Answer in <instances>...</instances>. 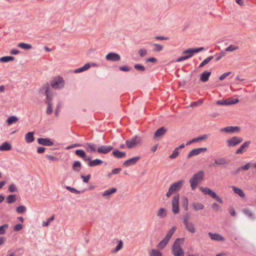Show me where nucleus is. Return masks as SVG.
Wrapping results in <instances>:
<instances>
[{
	"label": "nucleus",
	"instance_id": "nucleus-1",
	"mask_svg": "<svg viewBox=\"0 0 256 256\" xmlns=\"http://www.w3.org/2000/svg\"><path fill=\"white\" fill-rule=\"evenodd\" d=\"M39 92L41 94H45L46 97V103L48 105L46 110V114H50L52 112V103L51 102L52 100V94L50 90V84L46 82L44 84L39 90Z\"/></svg>",
	"mask_w": 256,
	"mask_h": 256
},
{
	"label": "nucleus",
	"instance_id": "nucleus-2",
	"mask_svg": "<svg viewBox=\"0 0 256 256\" xmlns=\"http://www.w3.org/2000/svg\"><path fill=\"white\" fill-rule=\"evenodd\" d=\"M184 238H177L172 248V254L174 256H184V252L182 248Z\"/></svg>",
	"mask_w": 256,
	"mask_h": 256
},
{
	"label": "nucleus",
	"instance_id": "nucleus-3",
	"mask_svg": "<svg viewBox=\"0 0 256 256\" xmlns=\"http://www.w3.org/2000/svg\"><path fill=\"white\" fill-rule=\"evenodd\" d=\"M204 172L203 170H200L194 174L190 179V183L192 190H194L197 187L198 185L203 181L204 179Z\"/></svg>",
	"mask_w": 256,
	"mask_h": 256
},
{
	"label": "nucleus",
	"instance_id": "nucleus-4",
	"mask_svg": "<svg viewBox=\"0 0 256 256\" xmlns=\"http://www.w3.org/2000/svg\"><path fill=\"white\" fill-rule=\"evenodd\" d=\"M176 230V227L173 226L168 232L165 237L158 244V246L160 248L163 249L168 244L171 237Z\"/></svg>",
	"mask_w": 256,
	"mask_h": 256
},
{
	"label": "nucleus",
	"instance_id": "nucleus-5",
	"mask_svg": "<svg viewBox=\"0 0 256 256\" xmlns=\"http://www.w3.org/2000/svg\"><path fill=\"white\" fill-rule=\"evenodd\" d=\"M184 183V180H182L172 184L170 187L168 192L166 194V196L168 198H169L174 192L180 190L183 186Z\"/></svg>",
	"mask_w": 256,
	"mask_h": 256
},
{
	"label": "nucleus",
	"instance_id": "nucleus-6",
	"mask_svg": "<svg viewBox=\"0 0 256 256\" xmlns=\"http://www.w3.org/2000/svg\"><path fill=\"white\" fill-rule=\"evenodd\" d=\"M141 138L136 135L126 141V146L129 149L140 146L141 144Z\"/></svg>",
	"mask_w": 256,
	"mask_h": 256
},
{
	"label": "nucleus",
	"instance_id": "nucleus-7",
	"mask_svg": "<svg viewBox=\"0 0 256 256\" xmlns=\"http://www.w3.org/2000/svg\"><path fill=\"white\" fill-rule=\"evenodd\" d=\"M200 190L204 194L210 196L212 198L215 199L217 202L221 204L223 202L222 199L219 196H218L214 191L212 190L210 188L208 187L201 186L200 188Z\"/></svg>",
	"mask_w": 256,
	"mask_h": 256
},
{
	"label": "nucleus",
	"instance_id": "nucleus-8",
	"mask_svg": "<svg viewBox=\"0 0 256 256\" xmlns=\"http://www.w3.org/2000/svg\"><path fill=\"white\" fill-rule=\"evenodd\" d=\"M51 86L54 89H60L64 86V81L60 76L54 77L50 82Z\"/></svg>",
	"mask_w": 256,
	"mask_h": 256
},
{
	"label": "nucleus",
	"instance_id": "nucleus-9",
	"mask_svg": "<svg viewBox=\"0 0 256 256\" xmlns=\"http://www.w3.org/2000/svg\"><path fill=\"white\" fill-rule=\"evenodd\" d=\"M179 194L175 195L172 200V212L174 214H178L180 212L179 208Z\"/></svg>",
	"mask_w": 256,
	"mask_h": 256
},
{
	"label": "nucleus",
	"instance_id": "nucleus-10",
	"mask_svg": "<svg viewBox=\"0 0 256 256\" xmlns=\"http://www.w3.org/2000/svg\"><path fill=\"white\" fill-rule=\"evenodd\" d=\"M243 141V138L241 137L234 136L231 138L226 140V143L228 146H235L241 143Z\"/></svg>",
	"mask_w": 256,
	"mask_h": 256
},
{
	"label": "nucleus",
	"instance_id": "nucleus-11",
	"mask_svg": "<svg viewBox=\"0 0 256 256\" xmlns=\"http://www.w3.org/2000/svg\"><path fill=\"white\" fill-rule=\"evenodd\" d=\"M207 150L208 148H194L188 153V154L187 156V158H190L193 156H198L201 152L207 151Z\"/></svg>",
	"mask_w": 256,
	"mask_h": 256
},
{
	"label": "nucleus",
	"instance_id": "nucleus-12",
	"mask_svg": "<svg viewBox=\"0 0 256 256\" xmlns=\"http://www.w3.org/2000/svg\"><path fill=\"white\" fill-rule=\"evenodd\" d=\"M229 164V161L223 157H219L214 160V164H210V166H225Z\"/></svg>",
	"mask_w": 256,
	"mask_h": 256
},
{
	"label": "nucleus",
	"instance_id": "nucleus-13",
	"mask_svg": "<svg viewBox=\"0 0 256 256\" xmlns=\"http://www.w3.org/2000/svg\"><path fill=\"white\" fill-rule=\"evenodd\" d=\"M167 131V129L164 127H161L158 128L154 134V138L155 140H160Z\"/></svg>",
	"mask_w": 256,
	"mask_h": 256
},
{
	"label": "nucleus",
	"instance_id": "nucleus-14",
	"mask_svg": "<svg viewBox=\"0 0 256 256\" xmlns=\"http://www.w3.org/2000/svg\"><path fill=\"white\" fill-rule=\"evenodd\" d=\"M240 130V127L237 126H228L220 129V132H225L226 133H233L236 132H239Z\"/></svg>",
	"mask_w": 256,
	"mask_h": 256
},
{
	"label": "nucleus",
	"instance_id": "nucleus-15",
	"mask_svg": "<svg viewBox=\"0 0 256 256\" xmlns=\"http://www.w3.org/2000/svg\"><path fill=\"white\" fill-rule=\"evenodd\" d=\"M113 149L111 146H102L98 148L96 152L100 154H106Z\"/></svg>",
	"mask_w": 256,
	"mask_h": 256
},
{
	"label": "nucleus",
	"instance_id": "nucleus-16",
	"mask_svg": "<svg viewBox=\"0 0 256 256\" xmlns=\"http://www.w3.org/2000/svg\"><path fill=\"white\" fill-rule=\"evenodd\" d=\"M106 58L107 60L110 61H118L120 59V56L118 54L114 52H110L106 56Z\"/></svg>",
	"mask_w": 256,
	"mask_h": 256
},
{
	"label": "nucleus",
	"instance_id": "nucleus-17",
	"mask_svg": "<svg viewBox=\"0 0 256 256\" xmlns=\"http://www.w3.org/2000/svg\"><path fill=\"white\" fill-rule=\"evenodd\" d=\"M140 159V156H136L131 158H130L126 160L123 165L126 166H133L136 164V163L138 162V160Z\"/></svg>",
	"mask_w": 256,
	"mask_h": 256
},
{
	"label": "nucleus",
	"instance_id": "nucleus-18",
	"mask_svg": "<svg viewBox=\"0 0 256 256\" xmlns=\"http://www.w3.org/2000/svg\"><path fill=\"white\" fill-rule=\"evenodd\" d=\"M208 235L210 236V238L212 240L219 241V242H224L225 240L224 238L218 233L213 234L212 232H208Z\"/></svg>",
	"mask_w": 256,
	"mask_h": 256
},
{
	"label": "nucleus",
	"instance_id": "nucleus-19",
	"mask_svg": "<svg viewBox=\"0 0 256 256\" xmlns=\"http://www.w3.org/2000/svg\"><path fill=\"white\" fill-rule=\"evenodd\" d=\"M84 160H89L88 166L90 167H93L96 166L100 165L102 163V161L100 159H96L91 160V158L88 157L84 158Z\"/></svg>",
	"mask_w": 256,
	"mask_h": 256
},
{
	"label": "nucleus",
	"instance_id": "nucleus-20",
	"mask_svg": "<svg viewBox=\"0 0 256 256\" xmlns=\"http://www.w3.org/2000/svg\"><path fill=\"white\" fill-rule=\"evenodd\" d=\"M250 144V141H246L244 142L238 150H236V154H242L249 146Z\"/></svg>",
	"mask_w": 256,
	"mask_h": 256
},
{
	"label": "nucleus",
	"instance_id": "nucleus-21",
	"mask_svg": "<svg viewBox=\"0 0 256 256\" xmlns=\"http://www.w3.org/2000/svg\"><path fill=\"white\" fill-rule=\"evenodd\" d=\"M38 142L39 144L43 146H52L54 144V142L49 138H39Z\"/></svg>",
	"mask_w": 256,
	"mask_h": 256
},
{
	"label": "nucleus",
	"instance_id": "nucleus-22",
	"mask_svg": "<svg viewBox=\"0 0 256 256\" xmlns=\"http://www.w3.org/2000/svg\"><path fill=\"white\" fill-rule=\"evenodd\" d=\"M204 49V48L202 47L200 48H188L186 50L182 52V54H188L193 55L194 53L198 52Z\"/></svg>",
	"mask_w": 256,
	"mask_h": 256
},
{
	"label": "nucleus",
	"instance_id": "nucleus-23",
	"mask_svg": "<svg viewBox=\"0 0 256 256\" xmlns=\"http://www.w3.org/2000/svg\"><path fill=\"white\" fill-rule=\"evenodd\" d=\"M211 74L210 72L205 71L200 75V80L202 82H206L208 80V78Z\"/></svg>",
	"mask_w": 256,
	"mask_h": 256
},
{
	"label": "nucleus",
	"instance_id": "nucleus-24",
	"mask_svg": "<svg viewBox=\"0 0 256 256\" xmlns=\"http://www.w3.org/2000/svg\"><path fill=\"white\" fill-rule=\"evenodd\" d=\"M184 224L186 226V229L190 232L192 234H194L196 232V228L193 223L188 222Z\"/></svg>",
	"mask_w": 256,
	"mask_h": 256
},
{
	"label": "nucleus",
	"instance_id": "nucleus-25",
	"mask_svg": "<svg viewBox=\"0 0 256 256\" xmlns=\"http://www.w3.org/2000/svg\"><path fill=\"white\" fill-rule=\"evenodd\" d=\"M113 155L117 158H122L126 156V154L124 152H120L117 149H114L112 152Z\"/></svg>",
	"mask_w": 256,
	"mask_h": 256
},
{
	"label": "nucleus",
	"instance_id": "nucleus-26",
	"mask_svg": "<svg viewBox=\"0 0 256 256\" xmlns=\"http://www.w3.org/2000/svg\"><path fill=\"white\" fill-rule=\"evenodd\" d=\"M86 150L88 152H96L97 150H96V146L94 144L90 143H86L85 146Z\"/></svg>",
	"mask_w": 256,
	"mask_h": 256
},
{
	"label": "nucleus",
	"instance_id": "nucleus-27",
	"mask_svg": "<svg viewBox=\"0 0 256 256\" xmlns=\"http://www.w3.org/2000/svg\"><path fill=\"white\" fill-rule=\"evenodd\" d=\"M12 146L8 142H3L1 146H0V150L6 151L11 150Z\"/></svg>",
	"mask_w": 256,
	"mask_h": 256
},
{
	"label": "nucleus",
	"instance_id": "nucleus-28",
	"mask_svg": "<svg viewBox=\"0 0 256 256\" xmlns=\"http://www.w3.org/2000/svg\"><path fill=\"white\" fill-rule=\"evenodd\" d=\"M34 132H28L25 136L26 141L28 143H30L34 140Z\"/></svg>",
	"mask_w": 256,
	"mask_h": 256
},
{
	"label": "nucleus",
	"instance_id": "nucleus-29",
	"mask_svg": "<svg viewBox=\"0 0 256 256\" xmlns=\"http://www.w3.org/2000/svg\"><path fill=\"white\" fill-rule=\"evenodd\" d=\"M232 188L234 190V193L238 195L241 198H244L245 196V194L244 192L240 189L235 186H232Z\"/></svg>",
	"mask_w": 256,
	"mask_h": 256
},
{
	"label": "nucleus",
	"instance_id": "nucleus-30",
	"mask_svg": "<svg viewBox=\"0 0 256 256\" xmlns=\"http://www.w3.org/2000/svg\"><path fill=\"white\" fill-rule=\"evenodd\" d=\"M18 118L15 116H10L6 120V122L8 126L18 122Z\"/></svg>",
	"mask_w": 256,
	"mask_h": 256
},
{
	"label": "nucleus",
	"instance_id": "nucleus-31",
	"mask_svg": "<svg viewBox=\"0 0 256 256\" xmlns=\"http://www.w3.org/2000/svg\"><path fill=\"white\" fill-rule=\"evenodd\" d=\"M156 216L160 218H164L166 216V212L164 208H160Z\"/></svg>",
	"mask_w": 256,
	"mask_h": 256
},
{
	"label": "nucleus",
	"instance_id": "nucleus-32",
	"mask_svg": "<svg viewBox=\"0 0 256 256\" xmlns=\"http://www.w3.org/2000/svg\"><path fill=\"white\" fill-rule=\"evenodd\" d=\"M116 190H117V189L116 188H114L108 189L104 192L102 194V196L104 197L108 196L116 192Z\"/></svg>",
	"mask_w": 256,
	"mask_h": 256
},
{
	"label": "nucleus",
	"instance_id": "nucleus-33",
	"mask_svg": "<svg viewBox=\"0 0 256 256\" xmlns=\"http://www.w3.org/2000/svg\"><path fill=\"white\" fill-rule=\"evenodd\" d=\"M239 102L238 98L234 99L232 98H230L226 100V105H232L237 104Z\"/></svg>",
	"mask_w": 256,
	"mask_h": 256
},
{
	"label": "nucleus",
	"instance_id": "nucleus-34",
	"mask_svg": "<svg viewBox=\"0 0 256 256\" xmlns=\"http://www.w3.org/2000/svg\"><path fill=\"white\" fill-rule=\"evenodd\" d=\"M90 68L89 63L86 64L84 66L74 70L75 73H78L88 70Z\"/></svg>",
	"mask_w": 256,
	"mask_h": 256
},
{
	"label": "nucleus",
	"instance_id": "nucleus-35",
	"mask_svg": "<svg viewBox=\"0 0 256 256\" xmlns=\"http://www.w3.org/2000/svg\"><path fill=\"white\" fill-rule=\"evenodd\" d=\"M192 206L193 208L196 210H201L204 208V206L202 204L199 202H194L192 204Z\"/></svg>",
	"mask_w": 256,
	"mask_h": 256
},
{
	"label": "nucleus",
	"instance_id": "nucleus-36",
	"mask_svg": "<svg viewBox=\"0 0 256 256\" xmlns=\"http://www.w3.org/2000/svg\"><path fill=\"white\" fill-rule=\"evenodd\" d=\"M16 200V196L15 194H10L6 198V202L8 204H12Z\"/></svg>",
	"mask_w": 256,
	"mask_h": 256
},
{
	"label": "nucleus",
	"instance_id": "nucleus-37",
	"mask_svg": "<svg viewBox=\"0 0 256 256\" xmlns=\"http://www.w3.org/2000/svg\"><path fill=\"white\" fill-rule=\"evenodd\" d=\"M14 57L11 56H6L0 58V62H7L13 60Z\"/></svg>",
	"mask_w": 256,
	"mask_h": 256
},
{
	"label": "nucleus",
	"instance_id": "nucleus-38",
	"mask_svg": "<svg viewBox=\"0 0 256 256\" xmlns=\"http://www.w3.org/2000/svg\"><path fill=\"white\" fill-rule=\"evenodd\" d=\"M81 167V164L79 161H75L72 166V168L74 171L79 172L80 168Z\"/></svg>",
	"mask_w": 256,
	"mask_h": 256
},
{
	"label": "nucleus",
	"instance_id": "nucleus-39",
	"mask_svg": "<svg viewBox=\"0 0 256 256\" xmlns=\"http://www.w3.org/2000/svg\"><path fill=\"white\" fill-rule=\"evenodd\" d=\"M18 46L24 50H30L32 48V46L30 44L24 42L20 43Z\"/></svg>",
	"mask_w": 256,
	"mask_h": 256
},
{
	"label": "nucleus",
	"instance_id": "nucleus-40",
	"mask_svg": "<svg viewBox=\"0 0 256 256\" xmlns=\"http://www.w3.org/2000/svg\"><path fill=\"white\" fill-rule=\"evenodd\" d=\"M242 212L245 215L248 216V218H254V214L248 208H245L243 210Z\"/></svg>",
	"mask_w": 256,
	"mask_h": 256
},
{
	"label": "nucleus",
	"instance_id": "nucleus-41",
	"mask_svg": "<svg viewBox=\"0 0 256 256\" xmlns=\"http://www.w3.org/2000/svg\"><path fill=\"white\" fill-rule=\"evenodd\" d=\"M150 256H162V253L158 250L152 249L150 251Z\"/></svg>",
	"mask_w": 256,
	"mask_h": 256
},
{
	"label": "nucleus",
	"instance_id": "nucleus-42",
	"mask_svg": "<svg viewBox=\"0 0 256 256\" xmlns=\"http://www.w3.org/2000/svg\"><path fill=\"white\" fill-rule=\"evenodd\" d=\"M76 154L77 155V156H80L81 158H86V152H84V151L82 150H76Z\"/></svg>",
	"mask_w": 256,
	"mask_h": 256
},
{
	"label": "nucleus",
	"instance_id": "nucleus-43",
	"mask_svg": "<svg viewBox=\"0 0 256 256\" xmlns=\"http://www.w3.org/2000/svg\"><path fill=\"white\" fill-rule=\"evenodd\" d=\"M213 56H210L206 58L199 66V68H202L208 64L212 58Z\"/></svg>",
	"mask_w": 256,
	"mask_h": 256
},
{
	"label": "nucleus",
	"instance_id": "nucleus-44",
	"mask_svg": "<svg viewBox=\"0 0 256 256\" xmlns=\"http://www.w3.org/2000/svg\"><path fill=\"white\" fill-rule=\"evenodd\" d=\"M178 149H179V148H176L174 149V150L173 151L172 154H170L169 157L172 159L175 158H176L178 156V155L179 154V152H178Z\"/></svg>",
	"mask_w": 256,
	"mask_h": 256
},
{
	"label": "nucleus",
	"instance_id": "nucleus-45",
	"mask_svg": "<svg viewBox=\"0 0 256 256\" xmlns=\"http://www.w3.org/2000/svg\"><path fill=\"white\" fill-rule=\"evenodd\" d=\"M8 227V224H4L0 226V235L4 234L6 233V230Z\"/></svg>",
	"mask_w": 256,
	"mask_h": 256
},
{
	"label": "nucleus",
	"instance_id": "nucleus-46",
	"mask_svg": "<svg viewBox=\"0 0 256 256\" xmlns=\"http://www.w3.org/2000/svg\"><path fill=\"white\" fill-rule=\"evenodd\" d=\"M134 68L138 70H140L141 72H144L146 68L144 66L142 65L141 64H136L134 66Z\"/></svg>",
	"mask_w": 256,
	"mask_h": 256
},
{
	"label": "nucleus",
	"instance_id": "nucleus-47",
	"mask_svg": "<svg viewBox=\"0 0 256 256\" xmlns=\"http://www.w3.org/2000/svg\"><path fill=\"white\" fill-rule=\"evenodd\" d=\"M123 246V242L122 240L118 241V244L116 246V248L114 250V252H117L119 251Z\"/></svg>",
	"mask_w": 256,
	"mask_h": 256
},
{
	"label": "nucleus",
	"instance_id": "nucleus-48",
	"mask_svg": "<svg viewBox=\"0 0 256 256\" xmlns=\"http://www.w3.org/2000/svg\"><path fill=\"white\" fill-rule=\"evenodd\" d=\"M16 210L17 212L22 214L26 210V208L24 206H20L16 208Z\"/></svg>",
	"mask_w": 256,
	"mask_h": 256
},
{
	"label": "nucleus",
	"instance_id": "nucleus-49",
	"mask_svg": "<svg viewBox=\"0 0 256 256\" xmlns=\"http://www.w3.org/2000/svg\"><path fill=\"white\" fill-rule=\"evenodd\" d=\"M182 206L186 210L188 208V200L186 197L182 198Z\"/></svg>",
	"mask_w": 256,
	"mask_h": 256
},
{
	"label": "nucleus",
	"instance_id": "nucleus-50",
	"mask_svg": "<svg viewBox=\"0 0 256 256\" xmlns=\"http://www.w3.org/2000/svg\"><path fill=\"white\" fill-rule=\"evenodd\" d=\"M208 138V136L206 134H204L202 136H200L196 138H195L196 142H198L204 140H206Z\"/></svg>",
	"mask_w": 256,
	"mask_h": 256
},
{
	"label": "nucleus",
	"instance_id": "nucleus-51",
	"mask_svg": "<svg viewBox=\"0 0 256 256\" xmlns=\"http://www.w3.org/2000/svg\"><path fill=\"white\" fill-rule=\"evenodd\" d=\"M121 170H122V169L120 168H114L112 170V172L109 174L108 175V177H110V176L112 174H118L121 172Z\"/></svg>",
	"mask_w": 256,
	"mask_h": 256
},
{
	"label": "nucleus",
	"instance_id": "nucleus-52",
	"mask_svg": "<svg viewBox=\"0 0 256 256\" xmlns=\"http://www.w3.org/2000/svg\"><path fill=\"white\" fill-rule=\"evenodd\" d=\"M138 54H140V56L141 58H142L147 54L148 52L146 50L142 48L139 50Z\"/></svg>",
	"mask_w": 256,
	"mask_h": 256
},
{
	"label": "nucleus",
	"instance_id": "nucleus-53",
	"mask_svg": "<svg viewBox=\"0 0 256 256\" xmlns=\"http://www.w3.org/2000/svg\"><path fill=\"white\" fill-rule=\"evenodd\" d=\"M154 52H158L161 51L162 50V46L159 44H154Z\"/></svg>",
	"mask_w": 256,
	"mask_h": 256
},
{
	"label": "nucleus",
	"instance_id": "nucleus-54",
	"mask_svg": "<svg viewBox=\"0 0 256 256\" xmlns=\"http://www.w3.org/2000/svg\"><path fill=\"white\" fill-rule=\"evenodd\" d=\"M238 49V47L234 45H230L226 49V50L227 52H232Z\"/></svg>",
	"mask_w": 256,
	"mask_h": 256
},
{
	"label": "nucleus",
	"instance_id": "nucleus-55",
	"mask_svg": "<svg viewBox=\"0 0 256 256\" xmlns=\"http://www.w3.org/2000/svg\"><path fill=\"white\" fill-rule=\"evenodd\" d=\"M250 166H252V164L248 162L245 165L241 166V168L243 170H248Z\"/></svg>",
	"mask_w": 256,
	"mask_h": 256
},
{
	"label": "nucleus",
	"instance_id": "nucleus-56",
	"mask_svg": "<svg viewBox=\"0 0 256 256\" xmlns=\"http://www.w3.org/2000/svg\"><path fill=\"white\" fill-rule=\"evenodd\" d=\"M190 218V216L188 213L186 214L184 216V220H183L184 223L186 224V223L188 222Z\"/></svg>",
	"mask_w": 256,
	"mask_h": 256
},
{
	"label": "nucleus",
	"instance_id": "nucleus-57",
	"mask_svg": "<svg viewBox=\"0 0 256 256\" xmlns=\"http://www.w3.org/2000/svg\"><path fill=\"white\" fill-rule=\"evenodd\" d=\"M22 225L21 224H16L14 226V230L18 232L22 228Z\"/></svg>",
	"mask_w": 256,
	"mask_h": 256
},
{
	"label": "nucleus",
	"instance_id": "nucleus-58",
	"mask_svg": "<svg viewBox=\"0 0 256 256\" xmlns=\"http://www.w3.org/2000/svg\"><path fill=\"white\" fill-rule=\"evenodd\" d=\"M81 178L83 179L84 182L86 183H87L89 181V180H90V174L87 175L86 176H84L82 175L81 176Z\"/></svg>",
	"mask_w": 256,
	"mask_h": 256
},
{
	"label": "nucleus",
	"instance_id": "nucleus-59",
	"mask_svg": "<svg viewBox=\"0 0 256 256\" xmlns=\"http://www.w3.org/2000/svg\"><path fill=\"white\" fill-rule=\"evenodd\" d=\"M8 190L11 192H14L16 191V188L14 184H11L9 186Z\"/></svg>",
	"mask_w": 256,
	"mask_h": 256
},
{
	"label": "nucleus",
	"instance_id": "nucleus-60",
	"mask_svg": "<svg viewBox=\"0 0 256 256\" xmlns=\"http://www.w3.org/2000/svg\"><path fill=\"white\" fill-rule=\"evenodd\" d=\"M203 102V100H199L198 102H193L191 104L192 106H195L198 105H200Z\"/></svg>",
	"mask_w": 256,
	"mask_h": 256
},
{
	"label": "nucleus",
	"instance_id": "nucleus-61",
	"mask_svg": "<svg viewBox=\"0 0 256 256\" xmlns=\"http://www.w3.org/2000/svg\"><path fill=\"white\" fill-rule=\"evenodd\" d=\"M66 188L67 190H70L72 192H76V194L80 193V191L77 190H76L75 188H72V187L68 186L66 187Z\"/></svg>",
	"mask_w": 256,
	"mask_h": 256
},
{
	"label": "nucleus",
	"instance_id": "nucleus-62",
	"mask_svg": "<svg viewBox=\"0 0 256 256\" xmlns=\"http://www.w3.org/2000/svg\"><path fill=\"white\" fill-rule=\"evenodd\" d=\"M230 72H225L222 75H221L219 78L220 80H224L227 76H228L230 74Z\"/></svg>",
	"mask_w": 256,
	"mask_h": 256
},
{
	"label": "nucleus",
	"instance_id": "nucleus-63",
	"mask_svg": "<svg viewBox=\"0 0 256 256\" xmlns=\"http://www.w3.org/2000/svg\"><path fill=\"white\" fill-rule=\"evenodd\" d=\"M212 207L216 210V211H218L220 208V207L219 206V205L216 203V202H214L212 204Z\"/></svg>",
	"mask_w": 256,
	"mask_h": 256
},
{
	"label": "nucleus",
	"instance_id": "nucleus-64",
	"mask_svg": "<svg viewBox=\"0 0 256 256\" xmlns=\"http://www.w3.org/2000/svg\"><path fill=\"white\" fill-rule=\"evenodd\" d=\"M119 68L120 70L124 71V72L129 71L130 70V68L126 66H120V67Z\"/></svg>",
	"mask_w": 256,
	"mask_h": 256
}]
</instances>
